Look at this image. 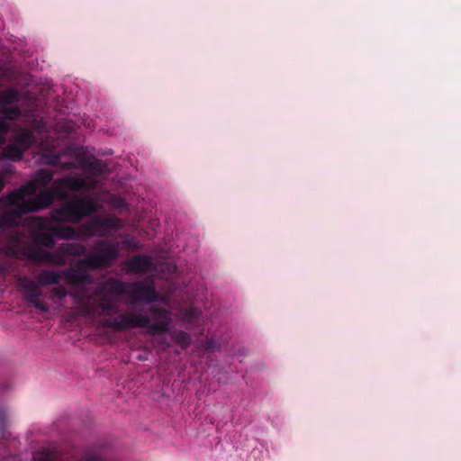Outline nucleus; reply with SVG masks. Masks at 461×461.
<instances>
[{
	"label": "nucleus",
	"mask_w": 461,
	"mask_h": 461,
	"mask_svg": "<svg viewBox=\"0 0 461 461\" xmlns=\"http://www.w3.org/2000/svg\"><path fill=\"white\" fill-rule=\"evenodd\" d=\"M153 320L137 312H131L120 315L117 318L106 319L103 327L110 328L118 331L127 330L133 328H144L148 333H159L168 330L171 323L170 312L167 310H153Z\"/></svg>",
	"instance_id": "5"
},
{
	"label": "nucleus",
	"mask_w": 461,
	"mask_h": 461,
	"mask_svg": "<svg viewBox=\"0 0 461 461\" xmlns=\"http://www.w3.org/2000/svg\"><path fill=\"white\" fill-rule=\"evenodd\" d=\"M174 340L183 348H186L191 341L190 336L183 331H179L173 335Z\"/></svg>",
	"instance_id": "10"
},
{
	"label": "nucleus",
	"mask_w": 461,
	"mask_h": 461,
	"mask_svg": "<svg viewBox=\"0 0 461 461\" xmlns=\"http://www.w3.org/2000/svg\"><path fill=\"white\" fill-rule=\"evenodd\" d=\"M8 131L7 122L5 119H0V158L19 160L24 150L35 143V137L32 132L21 129L15 131L11 143L3 147Z\"/></svg>",
	"instance_id": "6"
},
{
	"label": "nucleus",
	"mask_w": 461,
	"mask_h": 461,
	"mask_svg": "<svg viewBox=\"0 0 461 461\" xmlns=\"http://www.w3.org/2000/svg\"><path fill=\"white\" fill-rule=\"evenodd\" d=\"M75 161H62L59 155L46 156L45 160L51 165H61L63 167H80L86 172H91L92 176H70L55 181L50 189L37 193L41 186L47 185L52 178V174L41 170L35 179L28 182L15 192L0 199V207L5 212L0 215V226L10 227L16 225L22 214L37 211L50 205L54 197L66 199L69 191L90 190L95 188L99 181L95 174L102 172L101 162L91 156H86L83 148L70 150Z\"/></svg>",
	"instance_id": "2"
},
{
	"label": "nucleus",
	"mask_w": 461,
	"mask_h": 461,
	"mask_svg": "<svg viewBox=\"0 0 461 461\" xmlns=\"http://www.w3.org/2000/svg\"><path fill=\"white\" fill-rule=\"evenodd\" d=\"M64 278L76 291L71 294L74 298L77 314L88 318L100 315H109L115 312L120 304L119 296L131 294V301L156 302L157 294L149 282L125 284L117 280L104 283L95 293V297L86 294V285H92L93 279L82 269L69 268L63 272L43 270L38 276V281L29 277H21L19 285L28 303L41 312H48L49 307L41 297L39 285H56Z\"/></svg>",
	"instance_id": "1"
},
{
	"label": "nucleus",
	"mask_w": 461,
	"mask_h": 461,
	"mask_svg": "<svg viewBox=\"0 0 461 461\" xmlns=\"http://www.w3.org/2000/svg\"><path fill=\"white\" fill-rule=\"evenodd\" d=\"M62 306H63V304H62V303H59V304H58V306H57V308H61Z\"/></svg>",
	"instance_id": "19"
},
{
	"label": "nucleus",
	"mask_w": 461,
	"mask_h": 461,
	"mask_svg": "<svg viewBox=\"0 0 461 461\" xmlns=\"http://www.w3.org/2000/svg\"><path fill=\"white\" fill-rule=\"evenodd\" d=\"M151 259L147 256H136L126 261V268L132 273H140L150 269Z\"/></svg>",
	"instance_id": "8"
},
{
	"label": "nucleus",
	"mask_w": 461,
	"mask_h": 461,
	"mask_svg": "<svg viewBox=\"0 0 461 461\" xmlns=\"http://www.w3.org/2000/svg\"><path fill=\"white\" fill-rule=\"evenodd\" d=\"M2 113H5V118L8 120H14L20 115V112L17 108L2 109Z\"/></svg>",
	"instance_id": "11"
},
{
	"label": "nucleus",
	"mask_w": 461,
	"mask_h": 461,
	"mask_svg": "<svg viewBox=\"0 0 461 461\" xmlns=\"http://www.w3.org/2000/svg\"><path fill=\"white\" fill-rule=\"evenodd\" d=\"M26 237L23 234H15L11 237L10 244L3 248V252L16 258H30L36 262L54 263L64 265L67 256H82L85 248L79 244H64L59 253H50L41 249L27 244Z\"/></svg>",
	"instance_id": "4"
},
{
	"label": "nucleus",
	"mask_w": 461,
	"mask_h": 461,
	"mask_svg": "<svg viewBox=\"0 0 461 461\" xmlns=\"http://www.w3.org/2000/svg\"><path fill=\"white\" fill-rule=\"evenodd\" d=\"M198 312L195 309H190L184 312L183 320L187 322H192L194 320L197 319Z\"/></svg>",
	"instance_id": "12"
},
{
	"label": "nucleus",
	"mask_w": 461,
	"mask_h": 461,
	"mask_svg": "<svg viewBox=\"0 0 461 461\" xmlns=\"http://www.w3.org/2000/svg\"><path fill=\"white\" fill-rule=\"evenodd\" d=\"M99 206L97 197L86 196L66 202L51 213L50 219L30 217L26 219V225L31 229V239L36 244L51 246L55 238L104 236L122 228V222L115 217H95L83 225L78 233L73 228L61 224L62 221L78 222L83 217L96 212Z\"/></svg>",
	"instance_id": "3"
},
{
	"label": "nucleus",
	"mask_w": 461,
	"mask_h": 461,
	"mask_svg": "<svg viewBox=\"0 0 461 461\" xmlns=\"http://www.w3.org/2000/svg\"><path fill=\"white\" fill-rule=\"evenodd\" d=\"M125 243L131 247H135L137 245V242L133 239H131V240H126Z\"/></svg>",
	"instance_id": "16"
},
{
	"label": "nucleus",
	"mask_w": 461,
	"mask_h": 461,
	"mask_svg": "<svg viewBox=\"0 0 461 461\" xmlns=\"http://www.w3.org/2000/svg\"><path fill=\"white\" fill-rule=\"evenodd\" d=\"M161 303H162L163 304H165V305H167V301H165V300H162V301H161Z\"/></svg>",
	"instance_id": "18"
},
{
	"label": "nucleus",
	"mask_w": 461,
	"mask_h": 461,
	"mask_svg": "<svg viewBox=\"0 0 461 461\" xmlns=\"http://www.w3.org/2000/svg\"><path fill=\"white\" fill-rule=\"evenodd\" d=\"M41 146L44 149H50V148H55L57 145H54V144H49L48 141H45V142H41Z\"/></svg>",
	"instance_id": "15"
},
{
	"label": "nucleus",
	"mask_w": 461,
	"mask_h": 461,
	"mask_svg": "<svg viewBox=\"0 0 461 461\" xmlns=\"http://www.w3.org/2000/svg\"><path fill=\"white\" fill-rule=\"evenodd\" d=\"M111 203L115 207H122L124 205V200L121 198L111 197Z\"/></svg>",
	"instance_id": "14"
},
{
	"label": "nucleus",
	"mask_w": 461,
	"mask_h": 461,
	"mask_svg": "<svg viewBox=\"0 0 461 461\" xmlns=\"http://www.w3.org/2000/svg\"><path fill=\"white\" fill-rule=\"evenodd\" d=\"M18 100V93L14 90H6L0 93V104H13Z\"/></svg>",
	"instance_id": "9"
},
{
	"label": "nucleus",
	"mask_w": 461,
	"mask_h": 461,
	"mask_svg": "<svg viewBox=\"0 0 461 461\" xmlns=\"http://www.w3.org/2000/svg\"><path fill=\"white\" fill-rule=\"evenodd\" d=\"M67 296V290L64 287H56L52 290L50 299H63Z\"/></svg>",
	"instance_id": "13"
},
{
	"label": "nucleus",
	"mask_w": 461,
	"mask_h": 461,
	"mask_svg": "<svg viewBox=\"0 0 461 461\" xmlns=\"http://www.w3.org/2000/svg\"><path fill=\"white\" fill-rule=\"evenodd\" d=\"M5 185V180L3 178V176L0 175V191L3 189Z\"/></svg>",
	"instance_id": "17"
},
{
	"label": "nucleus",
	"mask_w": 461,
	"mask_h": 461,
	"mask_svg": "<svg viewBox=\"0 0 461 461\" xmlns=\"http://www.w3.org/2000/svg\"><path fill=\"white\" fill-rule=\"evenodd\" d=\"M118 255L116 245L103 242L95 249V252L81 261L83 266L91 268L107 267Z\"/></svg>",
	"instance_id": "7"
}]
</instances>
